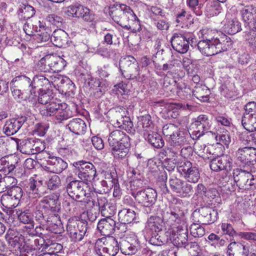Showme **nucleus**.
I'll return each instance as SVG.
<instances>
[{"label":"nucleus","instance_id":"60","mask_svg":"<svg viewBox=\"0 0 256 256\" xmlns=\"http://www.w3.org/2000/svg\"><path fill=\"white\" fill-rule=\"evenodd\" d=\"M46 20L50 24H52L58 28L62 26L63 22V18L62 17L54 14L48 15L46 16Z\"/></svg>","mask_w":256,"mask_h":256},{"label":"nucleus","instance_id":"37","mask_svg":"<svg viewBox=\"0 0 256 256\" xmlns=\"http://www.w3.org/2000/svg\"><path fill=\"white\" fill-rule=\"evenodd\" d=\"M0 202L4 210H9L10 214L13 212L12 208L17 206L19 203L9 194H4L1 196Z\"/></svg>","mask_w":256,"mask_h":256},{"label":"nucleus","instance_id":"22","mask_svg":"<svg viewBox=\"0 0 256 256\" xmlns=\"http://www.w3.org/2000/svg\"><path fill=\"white\" fill-rule=\"evenodd\" d=\"M41 180H36L32 178L29 180L26 190L28 197L32 199H38L44 194L42 192L43 186Z\"/></svg>","mask_w":256,"mask_h":256},{"label":"nucleus","instance_id":"24","mask_svg":"<svg viewBox=\"0 0 256 256\" xmlns=\"http://www.w3.org/2000/svg\"><path fill=\"white\" fill-rule=\"evenodd\" d=\"M14 87H18L24 92H30L34 94L36 90L32 88V80L25 76H19L12 80L10 83Z\"/></svg>","mask_w":256,"mask_h":256},{"label":"nucleus","instance_id":"32","mask_svg":"<svg viewBox=\"0 0 256 256\" xmlns=\"http://www.w3.org/2000/svg\"><path fill=\"white\" fill-rule=\"evenodd\" d=\"M190 149V148H188V146L183 148L181 150V154L182 156L184 154V158H180L177 162V171L182 176L192 167V163L185 158L186 156L188 155V152H188Z\"/></svg>","mask_w":256,"mask_h":256},{"label":"nucleus","instance_id":"8","mask_svg":"<svg viewBox=\"0 0 256 256\" xmlns=\"http://www.w3.org/2000/svg\"><path fill=\"white\" fill-rule=\"evenodd\" d=\"M94 249L100 256H115L120 250L119 242L114 237L102 238L97 240Z\"/></svg>","mask_w":256,"mask_h":256},{"label":"nucleus","instance_id":"42","mask_svg":"<svg viewBox=\"0 0 256 256\" xmlns=\"http://www.w3.org/2000/svg\"><path fill=\"white\" fill-rule=\"evenodd\" d=\"M119 222L122 224H130L134 221L136 216L134 211L130 209H123L118 214Z\"/></svg>","mask_w":256,"mask_h":256},{"label":"nucleus","instance_id":"51","mask_svg":"<svg viewBox=\"0 0 256 256\" xmlns=\"http://www.w3.org/2000/svg\"><path fill=\"white\" fill-rule=\"evenodd\" d=\"M204 0H186L188 6L197 16L202 14V8L204 6Z\"/></svg>","mask_w":256,"mask_h":256},{"label":"nucleus","instance_id":"21","mask_svg":"<svg viewBox=\"0 0 256 256\" xmlns=\"http://www.w3.org/2000/svg\"><path fill=\"white\" fill-rule=\"evenodd\" d=\"M162 132L164 134L167 138V141L170 146L168 148L166 152L168 154H171L172 156H174L176 154V137L174 134L176 132V126L172 124H166L163 127Z\"/></svg>","mask_w":256,"mask_h":256},{"label":"nucleus","instance_id":"17","mask_svg":"<svg viewBox=\"0 0 256 256\" xmlns=\"http://www.w3.org/2000/svg\"><path fill=\"white\" fill-rule=\"evenodd\" d=\"M132 196L136 201L143 206L153 205L157 198L156 192L152 188L138 190L136 194H133Z\"/></svg>","mask_w":256,"mask_h":256},{"label":"nucleus","instance_id":"39","mask_svg":"<svg viewBox=\"0 0 256 256\" xmlns=\"http://www.w3.org/2000/svg\"><path fill=\"white\" fill-rule=\"evenodd\" d=\"M210 90L204 86H195L192 94L198 100L202 102H207L209 100Z\"/></svg>","mask_w":256,"mask_h":256},{"label":"nucleus","instance_id":"38","mask_svg":"<svg viewBox=\"0 0 256 256\" xmlns=\"http://www.w3.org/2000/svg\"><path fill=\"white\" fill-rule=\"evenodd\" d=\"M188 119L186 117L184 118V122L182 124V128H180L178 134H177V144L184 145L188 144L187 138L188 134H191L187 129Z\"/></svg>","mask_w":256,"mask_h":256},{"label":"nucleus","instance_id":"57","mask_svg":"<svg viewBox=\"0 0 256 256\" xmlns=\"http://www.w3.org/2000/svg\"><path fill=\"white\" fill-rule=\"evenodd\" d=\"M82 10L80 14V15H82V17H80V18H82L84 20L88 22H92L95 19L94 14L89 8L82 6Z\"/></svg>","mask_w":256,"mask_h":256},{"label":"nucleus","instance_id":"31","mask_svg":"<svg viewBox=\"0 0 256 256\" xmlns=\"http://www.w3.org/2000/svg\"><path fill=\"white\" fill-rule=\"evenodd\" d=\"M38 102L39 104L44 106L41 108H47L50 106L52 102H57L56 98H54L52 90L49 89L41 90L38 91Z\"/></svg>","mask_w":256,"mask_h":256},{"label":"nucleus","instance_id":"11","mask_svg":"<svg viewBox=\"0 0 256 256\" xmlns=\"http://www.w3.org/2000/svg\"><path fill=\"white\" fill-rule=\"evenodd\" d=\"M88 229V224L84 221H77L69 219L66 226V230L72 240L79 242L82 240Z\"/></svg>","mask_w":256,"mask_h":256},{"label":"nucleus","instance_id":"50","mask_svg":"<svg viewBox=\"0 0 256 256\" xmlns=\"http://www.w3.org/2000/svg\"><path fill=\"white\" fill-rule=\"evenodd\" d=\"M225 28L229 34H234L240 30V23L236 18L230 20L225 25Z\"/></svg>","mask_w":256,"mask_h":256},{"label":"nucleus","instance_id":"33","mask_svg":"<svg viewBox=\"0 0 256 256\" xmlns=\"http://www.w3.org/2000/svg\"><path fill=\"white\" fill-rule=\"evenodd\" d=\"M53 44L57 47L61 48L66 45L68 41L67 33L61 29L54 30L50 38Z\"/></svg>","mask_w":256,"mask_h":256},{"label":"nucleus","instance_id":"46","mask_svg":"<svg viewBox=\"0 0 256 256\" xmlns=\"http://www.w3.org/2000/svg\"><path fill=\"white\" fill-rule=\"evenodd\" d=\"M241 123L244 128L249 132L256 130V115L242 116Z\"/></svg>","mask_w":256,"mask_h":256},{"label":"nucleus","instance_id":"58","mask_svg":"<svg viewBox=\"0 0 256 256\" xmlns=\"http://www.w3.org/2000/svg\"><path fill=\"white\" fill-rule=\"evenodd\" d=\"M215 138L222 145L225 146L226 148L228 147L231 142L230 134L227 130L218 134L216 136Z\"/></svg>","mask_w":256,"mask_h":256},{"label":"nucleus","instance_id":"29","mask_svg":"<svg viewBox=\"0 0 256 256\" xmlns=\"http://www.w3.org/2000/svg\"><path fill=\"white\" fill-rule=\"evenodd\" d=\"M240 12L244 22L256 28V8L252 5L246 6Z\"/></svg>","mask_w":256,"mask_h":256},{"label":"nucleus","instance_id":"20","mask_svg":"<svg viewBox=\"0 0 256 256\" xmlns=\"http://www.w3.org/2000/svg\"><path fill=\"white\" fill-rule=\"evenodd\" d=\"M18 218L20 222L24 224H27L22 228V230L24 234H28L29 236H34V222L33 220V216L30 210H26L24 211H20L17 214Z\"/></svg>","mask_w":256,"mask_h":256},{"label":"nucleus","instance_id":"27","mask_svg":"<svg viewBox=\"0 0 256 256\" xmlns=\"http://www.w3.org/2000/svg\"><path fill=\"white\" fill-rule=\"evenodd\" d=\"M249 246L238 242H232L227 247V256H248Z\"/></svg>","mask_w":256,"mask_h":256},{"label":"nucleus","instance_id":"9","mask_svg":"<svg viewBox=\"0 0 256 256\" xmlns=\"http://www.w3.org/2000/svg\"><path fill=\"white\" fill-rule=\"evenodd\" d=\"M119 68L122 74L128 79H137L139 76V66L136 60L131 56L120 60Z\"/></svg>","mask_w":256,"mask_h":256},{"label":"nucleus","instance_id":"36","mask_svg":"<svg viewBox=\"0 0 256 256\" xmlns=\"http://www.w3.org/2000/svg\"><path fill=\"white\" fill-rule=\"evenodd\" d=\"M12 230H8L5 236L6 239L8 241L9 244L17 252H20V247L24 240V236L22 235L16 236L14 237L10 236Z\"/></svg>","mask_w":256,"mask_h":256},{"label":"nucleus","instance_id":"5","mask_svg":"<svg viewBox=\"0 0 256 256\" xmlns=\"http://www.w3.org/2000/svg\"><path fill=\"white\" fill-rule=\"evenodd\" d=\"M47 108H40V114L45 117H50L56 122H61L72 116V112L68 108L66 103H60L57 100L52 103Z\"/></svg>","mask_w":256,"mask_h":256},{"label":"nucleus","instance_id":"64","mask_svg":"<svg viewBox=\"0 0 256 256\" xmlns=\"http://www.w3.org/2000/svg\"><path fill=\"white\" fill-rule=\"evenodd\" d=\"M184 87L180 86V83L177 84V95L182 99H184V98H188L190 97V90L187 88L184 84Z\"/></svg>","mask_w":256,"mask_h":256},{"label":"nucleus","instance_id":"49","mask_svg":"<svg viewBox=\"0 0 256 256\" xmlns=\"http://www.w3.org/2000/svg\"><path fill=\"white\" fill-rule=\"evenodd\" d=\"M222 7L217 1L208 3L206 7V12L210 16H214L220 12Z\"/></svg>","mask_w":256,"mask_h":256},{"label":"nucleus","instance_id":"54","mask_svg":"<svg viewBox=\"0 0 256 256\" xmlns=\"http://www.w3.org/2000/svg\"><path fill=\"white\" fill-rule=\"evenodd\" d=\"M198 222H194L190 226V232L191 234L194 238L202 236L205 234V230Z\"/></svg>","mask_w":256,"mask_h":256},{"label":"nucleus","instance_id":"41","mask_svg":"<svg viewBox=\"0 0 256 256\" xmlns=\"http://www.w3.org/2000/svg\"><path fill=\"white\" fill-rule=\"evenodd\" d=\"M145 140L152 146L156 148H161L164 146V142L162 136L156 132L144 134Z\"/></svg>","mask_w":256,"mask_h":256},{"label":"nucleus","instance_id":"4","mask_svg":"<svg viewBox=\"0 0 256 256\" xmlns=\"http://www.w3.org/2000/svg\"><path fill=\"white\" fill-rule=\"evenodd\" d=\"M66 188L68 194L73 200L82 201L86 198L88 204L92 202L93 206H95V202L92 198V191L88 184L80 180H72L68 183Z\"/></svg>","mask_w":256,"mask_h":256},{"label":"nucleus","instance_id":"48","mask_svg":"<svg viewBox=\"0 0 256 256\" xmlns=\"http://www.w3.org/2000/svg\"><path fill=\"white\" fill-rule=\"evenodd\" d=\"M82 8V5L75 3L66 8L65 13L68 16L80 18V17H82V15H80Z\"/></svg>","mask_w":256,"mask_h":256},{"label":"nucleus","instance_id":"6","mask_svg":"<svg viewBox=\"0 0 256 256\" xmlns=\"http://www.w3.org/2000/svg\"><path fill=\"white\" fill-rule=\"evenodd\" d=\"M66 66V61L64 58L53 54L45 56L37 64L38 70L44 72H58Z\"/></svg>","mask_w":256,"mask_h":256},{"label":"nucleus","instance_id":"26","mask_svg":"<svg viewBox=\"0 0 256 256\" xmlns=\"http://www.w3.org/2000/svg\"><path fill=\"white\" fill-rule=\"evenodd\" d=\"M46 170L51 172L60 174L68 167V164L62 158L52 156L46 160Z\"/></svg>","mask_w":256,"mask_h":256},{"label":"nucleus","instance_id":"44","mask_svg":"<svg viewBox=\"0 0 256 256\" xmlns=\"http://www.w3.org/2000/svg\"><path fill=\"white\" fill-rule=\"evenodd\" d=\"M116 126L126 130L128 133H134L135 131L133 123L128 116H122L116 120L115 124Z\"/></svg>","mask_w":256,"mask_h":256},{"label":"nucleus","instance_id":"15","mask_svg":"<svg viewBox=\"0 0 256 256\" xmlns=\"http://www.w3.org/2000/svg\"><path fill=\"white\" fill-rule=\"evenodd\" d=\"M122 138L116 140L112 148V152L116 159H124L127 157L130 148V138L125 133Z\"/></svg>","mask_w":256,"mask_h":256},{"label":"nucleus","instance_id":"7","mask_svg":"<svg viewBox=\"0 0 256 256\" xmlns=\"http://www.w3.org/2000/svg\"><path fill=\"white\" fill-rule=\"evenodd\" d=\"M73 172L80 180L88 184L96 176V170L93 164L84 160L75 162L72 164Z\"/></svg>","mask_w":256,"mask_h":256},{"label":"nucleus","instance_id":"47","mask_svg":"<svg viewBox=\"0 0 256 256\" xmlns=\"http://www.w3.org/2000/svg\"><path fill=\"white\" fill-rule=\"evenodd\" d=\"M191 191V186L186 181L177 179V196L186 197Z\"/></svg>","mask_w":256,"mask_h":256},{"label":"nucleus","instance_id":"35","mask_svg":"<svg viewBox=\"0 0 256 256\" xmlns=\"http://www.w3.org/2000/svg\"><path fill=\"white\" fill-rule=\"evenodd\" d=\"M70 132L77 135L84 134L86 130L85 122L81 118H73L70 120L68 125Z\"/></svg>","mask_w":256,"mask_h":256},{"label":"nucleus","instance_id":"14","mask_svg":"<svg viewBox=\"0 0 256 256\" xmlns=\"http://www.w3.org/2000/svg\"><path fill=\"white\" fill-rule=\"evenodd\" d=\"M120 250L125 255L136 254L140 248V242L138 236L134 234H130L125 238H120Z\"/></svg>","mask_w":256,"mask_h":256},{"label":"nucleus","instance_id":"19","mask_svg":"<svg viewBox=\"0 0 256 256\" xmlns=\"http://www.w3.org/2000/svg\"><path fill=\"white\" fill-rule=\"evenodd\" d=\"M210 167L212 170L215 172L222 170L230 171L232 168V159L227 154L218 156L212 160Z\"/></svg>","mask_w":256,"mask_h":256},{"label":"nucleus","instance_id":"63","mask_svg":"<svg viewBox=\"0 0 256 256\" xmlns=\"http://www.w3.org/2000/svg\"><path fill=\"white\" fill-rule=\"evenodd\" d=\"M32 146L30 142H22V144L21 143L18 146V149L22 154L29 155L34 153V150L32 148Z\"/></svg>","mask_w":256,"mask_h":256},{"label":"nucleus","instance_id":"52","mask_svg":"<svg viewBox=\"0 0 256 256\" xmlns=\"http://www.w3.org/2000/svg\"><path fill=\"white\" fill-rule=\"evenodd\" d=\"M48 188L50 190H56L58 188L61 186V180L59 176L53 175L48 178L46 182Z\"/></svg>","mask_w":256,"mask_h":256},{"label":"nucleus","instance_id":"45","mask_svg":"<svg viewBox=\"0 0 256 256\" xmlns=\"http://www.w3.org/2000/svg\"><path fill=\"white\" fill-rule=\"evenodd\" d=\"M40 242V244L43 246V248L48 250V253L56 254H55L58 253L62 249V244L56 242H52L50 240L45 241L44 240H42Z\"/></svg>","mask_w":256,"mask_h":256},{"label":"nucleus","instance_id":"10","mask_svg":"<svg viewBox=\"0 0 256 256\" xmlns=\"http://www.w3.org/2000/svg\"><path fill=\"white\" fill-rule=\"evenodd\" d=\"M187 210L185 208H180L178 214H177V248H186L189 244L188 243V230L186 224L185 214Z\"/></svg>","mask_w":256,"mask_h":256},{"label":"nucleus","instance_id":"25","mask_svg":"<svg viewBox=\"0 0 256 256\" xmlns=\"http://www.w3.org/2000/svg\"><path fill=\"white\" fill-rule=\"evenodd\" d=\"M52 84L56 87V85L58 88H62L63 92H72L74 90V84L72 82L67 76H51Z\"/></svg>","mask_w":256,"mask_h":256},{"label":"nucleus","instance_id":"40","mask_svg":"<svg viewBox=\"0 0 256 256\" xmlns=\"http://www.w3.org/2000/svg\"><path fill=\"white\" fill-rule=\"evenodd\" d=\"M36 10L31 6L22 4L18 11V16L20 20H28L35 14Z\"/></svg>","mask_w":256,"mask_h":256},{"label":"nucleus","instance_id":"43","mask_svg":"<svg viewBox=\"0 0 256 256\" xmlns=\"http://www.w3.org/2000/svg\"><path fill=\"white\" fill-rule=\"evenodd\" d=\"M189 38L182 34H177V52L184 54L189 48Z\"/></svg>","mask_w":256,"mask_h":256},{"label":"nucleus","instance_id":"55","mask_svg":"<svg viewBox=\"0 0 256 256\" xmlns=\"http://www.w3.org/2000/svg\"><path fill=\"white\" fill-rule=\"evenodd\" d=\"M124 133V132L120 130H116L112 131L109 134L108 140L111 149L115 145L116 140L122 138L121 136H122Z\"/></svg>","mask_w":256,"mask_h":256},{"label":"nucleus","instance_id":"2","mask_svg":"<svg viewBox=\"0 0 256 256\" xmlns=\"http://www.w3.org/2000/svg\"><path fill=\"white\" fill-rule=\"evenodd\" d=\"M110 14L112 19L121 26H123V24L130 20L134 22L137 26V27L134 28V31L139 32L141 30L138 17L133 10L125 4H116V6L112 7Z\"/></svg>","mask_w":256,"mask_h":256},{"label":"nucleus","instance_id":"18","mask_svg":"<svg viewBox=\"0 0 256 256\" xmlns=\"http://www.w3.org/2000/svg\"><path fill=\"white\" fill-rule=\"evenodd\" d=\"M236 157L243 164H254L256 163V148L248 146L240 148L236 152Z\"/></svg>","mask_w":256,"mask_h":256},{"label":"nucleus","instance_id":"1","mask_svg":"<svg viewBox=\"0 0 256 256\" xmlns=\"http://www.w3.org/2000/svg\"><path fill=\"white\" fill-rule=\"evenodd\" d=\"M176 203L172 202L170 204L169 208L166 212L164 214V218L158 216H151L148 220V227L156 233H158L162 230L164 226V219H165L166 224L169 226L167 231L168 236L169 235L170 240L174 246H176Z\"/></svg>","mask_w":256,"mask_h":256},{"label":"nucleus","instance_id":"13","mask_svg":"<svg viewBox=\"0 0 256 256\" xmlns=\"http://www.w3.org/2000/svg\"><path fill=\"white\" fill-rule=\"evenodd\" d=\"M217 212L209 206L200 208L192 213V218L194 222L202 224H210L217 218Z\"/></svg>","mask_w":256,"mask_h":256},{"label":"nucleus","instance_id":"28","mask_svg":"<svg viewBox=\"0 0 256 256\" xmlns=\"http://www.w3.org/2000/svg\"><path fill=\"white\" fill-rule=\"evenodd\" d=\"M116 225V222L112 218H104L98 222L97 228L102 235L109 236L114 232Z\"/></svg>","mask_w":256,"mask_h":256},{"label":"nucleus","instance_id":"56","mask_svg":"<svg viewBox=\"0 0 256 256\" xmlns=\"http://www.w3.org/2000/svg\"><path fill=\"white\" fill-rule=\"evenodd\" d=\"M116 206L112 202L106 204V205L100 210L102 216L106 217L105 218H112L116 213Z\"/></svg>","mask_w":256,"mask_h":256},{"label":"nucleus","instance_id":"59","mask_svg":"<svg viewBox=\"0 0 256 256\" xmlns=\"http://www.w3.org/2000/svg\"><path fill=\"white\" fill-rule=\"evenodd\" d=\"M88 84L90 88L96 90V92H102V82L100 79L91 77L88 78Z\"/></svg>","mask_w":256,"mask_h":256},{"label":"nucleus","instance_id":"62","mask_svg":"<svg viewBox=\"0 0 256 256\" xmlns=\"http://www.w3.org/2000/svg\"><path fill=\"white\" fill-rule=\"evenodd\" d=\"M250 116L256 115V102H248L244 106V112L242 116Z\"/></svg>","mask_w":256,"mask_h":256},{"label":"nucleus","instance_id":"12","mask_svg":"<svg viewBox=\"0 0 256 256\" xmlns=\"http://www.w3.org/2000/svg\"><path fill=\"white\" fill-rule=\"evenodd\" d=\"M212 126V120L206 115L201 114L191 124L190 130L192 135L198 138L205 133L210 132Z\"/></svg>","mask_w":256,"mask_h":256},{"label":"nucleus","instance_id":"61","mask_svg":"<svg viewBox=\"0 0 256 256\" xmlns=\"http://www.w3.org/2000/svg\"><path fill=\"white\" fill-rule=\"evenodd\" d=\"M8 194L20 203V200L23 195V191L21 188L16 186L11 188L9 190Z\"/></svg>","mask_w":256,"mask_h":256},{"label":"nucleus","instance_id":"34","mask_svg":"<svg viewBox=\"0 0 256 256\" xmlns=\"http://www.w3.org/2000/svg\"><path fill=\"white\" fill-rule=\"evenodd\" d=\"M50 78L49 80L42 75L34 76L32 78V88L34 90L36 88H39V90L49 89L52 84L51 77Z\"/></svg>","mask_w":256,"mask_h":256},{"label":"nucleus","instance_id":"16","mask_svg":"<svg viewBox=\"0 0 256 256\" xmlns=\"http://www.w3.org/2000/svg\"><path fill=\"white\" fill-rule=\"evenodd\" d=\"M234 182L239 187L248 189L254 184L255 179L251 172L242 169L236 168L233 170Z\"/></svg>","mask_w":256,"mask_h":256},{"label":"nucleus","instance_id":"53","mask_svg":"<svg viewBox=\"0 0 256 256\" xmlns=\"http://www.w3.org/2000/svg\"><path fill=\"white\" fill-rule=\"evenodd\" d=\"M184 176L190 182L196 183L200 178V174L198 169L196 167H192Z\"/></svg>","mask_w":256,"mask_h":256},{"label":"nucleus","instance_id":"30","mask_svg":"<svg viewBox=\"0 0 256 256\" xmlns=\"http://www.w3.org/2000/svg\"><path fill=\"white\" fill-rule=\"evenodd\" d=\"M58 194L54 196L49 195L44 196L39 202L40 208H44V210H50L53 212H57L60 210L58 204Z\"/></svg>","mask_w":256,"mask_h":256},{"label":"nucleus","instance_id":"23","mask_svg":"<svg viewBox=\"0 0 256 256\" xmlns=\"http://www.w3.org/2000/svg\"><path fill=\"white\" fill-rule=\"evenodd\" d=\"M26 121L24 116L8 120L3 127V132L8 136H12L18 131Z\"/></svg>","mask_w":256,"mask_h":256},{"label":"nucleus","instance_id":"3","mask_svg":"<svg viewBox=\"0 0 256 256\" xmlns=\"http://www.w3.org/2000/svg\"><path fill=\"white\" fill-rule=\"evenodd\" d=\"M226 40L222 42L218 38H212L210 40H202L198 43V48L204 55L213 56L231 48L230 38L226 37Z\"/></svg>","mask_w":256,"mask_h":256}]
</instances>
